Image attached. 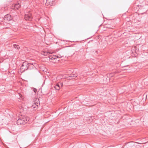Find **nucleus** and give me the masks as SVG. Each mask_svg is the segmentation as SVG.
Here are the masks:
<instances>
[{"label":"nucleus","mask_w":148,"mask_h":148,"mask_svg":"<svg viewBox=\"0 0 148 148\" xmlns=\"http://www.w3.org/2000/svg\"><path fill=\"white\" fill-rule=\"evenodd\" d=\"M29 118L21 116L17 120V123L18 125H23L26 124L29 121Z\"/></svg>","instance_id":"nucleus-1"},{"label":"nucleus","mask_w":148,"mask_h":148,"mask_svg":"<svg viewBox=\"0 0 148 148\" xmlns=\"http://www.w3.org/2000/svg\"><path fill=\"white\" fill-rule=\"evenodd\" d=\"M116 23H117L116 22V21L115 20H111L108 22V24L106 25V27L108 28L114 29L116 27Z\"/></svg>","instance_id":"nucleus-2"},{"label":"nucleus","mask_w":148,"mask_h":148,"mask_svg":"<svg viewBox=\"0 0 148 148\" xmlns=\"http://www.w3.org/2000/svg\"><path fill=\"white\" fill-rule=\"evenodd\" d=\"M49 54L50 53L49 52L47 51V59L48 60V59L47 58H48L50 62H53L54 60L56 58V56L52 54H51L50 55Z\"/></svg>","instance_id":"nucleus-3"},{"label":"nucleus","mask_w":148,"mask_h":148,"mask_svg":"<svg viewBox=\"0 0 148 148\" xmlns=\"http://www.w3.org/2000/svg\"><path fill=\"white\" fill-rule=\"evenodd\" d=\"M28 62H24L21 67L20 70L22 72L27 70L28 69Z\"/></svg>","instance_id":"nucleus-4"},{"label":"nucleus","mask_w":148,"mask_h":148,"mask_svg":"<svg viewBox=\"0 0 148 148\" xmlns=\"http://www.w3.org/2000/svg\"><path fill=\"white\" fill-rule=\"evenodd\" d=\"M24 18L26 20L30 21L32 20L33 17L31 14L28 13L25 14Z\"/></svg>","instance_id":"nucleus-5"},{"label":"nucleus","mask_w":148,"mask_h":148,"mask_svg":"<svg viewBox=\"0 0 148 148\" xmlns=\"http://www.w3.org/2000/svg\"><path fill=\"white\" fill-rule=\"evenodd\" d=\"M3 19L6 23L12 20V18L10 15L8 14L5 16Z\"/></svg>","instance_id":"nucleus-6"},{"label":"nucleus","mask_w":148,"mask_h":148,"mask_svg":"<svg viewBox=\"0 0 148 148\" xmlns=\"http://www.w3.org/2000/svg\"><path fill=\"white\" fill-rule=\"evenodd\" d=\"M21 6V5L19 4H16L14 6H11V9L14 10H17Z\"/></svg>","instance_id":"nucleus-7"},{"label":"nucleus","mask_w":148,"mask_h":148,"mask_svg":"<svg viewBox=\"0 0 148 148\" xmlns=\"http://www.w3.org/2000/svg\"><path fill=\"white\" fill-rule=\"evenodd\" d=\"M55 0H47V3L51 5H54L55 3Z\"/></svg>","instance_id":"nucleus-8"},{"label":"nucleus","mask_w":148,"mask_h":148,"mask_svg":"<svg viewBox=\"0 0 148 148\" xmlns=\"http://www.w3.org/2000/svg\"><path fill=\"white\" fill-rule=\"evenodd\" d=\"M54 87L55 89L57 90H59L61 88L58 83H57L56 85H55Z\"/></svg>","instance_id":"nucleus-9"},{"label":"nucleus","mask_w":148,"mask_h":148,"mask_svg":"<svg viewBox=\"0 0 148 148\" xmlns=\"http://www.w3.org/2000/svg\"><path fill=\"white\" fill-rule=\"evenodd\" d=\"M28 69H32L34 68V66L33 64H31L28 63Z\"/></svg>","instance_id":"nucleus-10"},{"label":"nucleus","mask_w":148,"mask_h":148,"mask_svg":"<svg viewBox=\"0 0 148 148\" xmlns=\"http://www.w3.org/2000/svg\"><path fill=\"white\" fill-rule=\"evenodd\" d=\"M38 105L35 104H34L32 106V107L35 110H36L38 108Z\"/></svg>","instance_id":"nucleus-11"},{"label":"nucleus","mask_w":148,"mask_h":148,"mask_svg":"<svg viewBox=\"0 0 148 148\" xmlns=\"http://www.w3.org/2000/svg\"><path fill=\"white\" fill-rule=\"evenodd\" d=\"M13 47L16 49H20V47L18 45L14 44L13 45Z\"/></svg>","instance_id":"nucleus-12"},{"label":"nucleus","mask_w":148,"mask_h":148,"mask_svg":"<svg viewBox=\"0 0 148 148\" xmlns=\"http://www.w3.org/2000/svg\"><path fill=\"white\" fill-rule=\"evenodd\" d=\"M56 56V58H61L63 57V56H61L60 55V54H58L57 56Z\"/></svg>","instance_id":"nucleus-13"},{"label":"nucleus","mask_w":148,"mask_h":148,"mask_svg":"<svg viewBox=\"0 0 148 148\" xmlns=\"http://www.w3.org/2000/svg\"><path fill=\"white\" fill-rule=\"evenodd\" d=\"M58 83L59 84V86H60L61 88L62 87V86H63V83H61L60 82Z\"/></svg>","instance_id":"nucleus-14"},{"label":"nucleus","mask_w":148,"mask_h":148,"mask_svg":"<svg viewBox=\"0 0 148 148\" xmlns=\"http://www.w3.org/2000/svg\"><path fill=\"white\" fill-rule=\"evenodd\" d=\"M45 53H46V52L45 51H42L41 52V54H42V55H44V56H46V55H45Z\"/></svg>","instance_id":"nucleus-15"},{"label":"nucleus","mask_w":148,"mask_h":148,"mask_svg":"<svg viewBox=\"0 0 148 148\" xmlns=\"http://www.w3.org/2000/svg\"><path fill=\"white\" fill-rule=\"evenodd\" d=\"M39 103V101L38 99V98H36V104L38 105Z\"/></svg>","instance_id":"nucleus-16"},{"label":"nucleus","mask_w":148,"mask_h":148,"mask_svg":"<svg viewBox=\"0 0 148 148\" xmlns=\"http://www.w3.org/2000/svg\"><path fill=\"white\" fill-rule=\"evenodd\" d=\"M36 98H36L34 99V104H36Z\"/></svg>","instance_id":"nucleus-17"},{"label":"nucleus","mask_w":148,"mask_h":148,"mask_svg":"<svg viewBox=\"0 0 148 148\" xmlns=\"http://www.w3.org/2000/svg\"><path fill=\"white\" fill-rule=\"evenodd\" d=\"M35 92H36L37 91V89L35 88H34L33 90Z\"/></svg>","instance_id":"nucleus-18"},{"label":"nucleus","mask_w":148,"mask_h":148,"mask_svg":"<svg viewBox=\"0 0 148 148\" xmlns=\"http://www.w3.org/2000/svg\"><path fill=\"white\" fill-rule=\"evenodd\" d=\"M57 42H55V44H56L57 43ZM55 43V42H51V44H53V43Z\"/></svg>","instance_id":"nucleus-19"},{"label":"nucleus","mask_w":148,"mask_h":148,"mask_svg":"<svg viewBox=\"0 0 148 148\" xmlns=\"http://www.w3.org/2000/svg\"><path fill=\"white\" fill-rule=\"evenodd\" d=\"M12 0H8V2H11L12 1Z\"/></svg>","instance_id":"nucleus-20"},{"label":"nucleus","mask_w":148,"mask_h":148,"mask_svg":"<svg viewBox=\"0 0 148 148\" xmlns=\"http://www.w3.org/2000/svg\"><path fill=\"white\" fill-rule=\"evenodd\" d=\"M74 77H77V75H75V76H74Z\"/></svg>","instance_id":"nucleus-21"},{"label":"nucleus","mask_w":148,"mask_h":148,"mask_svg":"<svg viewBox=\"0 0 148 148\" xmlns=\"http://www.w3.org/2000/svg\"><path fill=\"white\" fill-rule=\"evenodd\" d=\"M49 121H50L49 120V121H48L47 122H47H49Z\"/></svg>","instance_id":"nucleus-22"},{"label":"nucleus","mask_w":148,"mask_h":148,"mask_svg":"<svg viewBox=\"0 0 148 148\" xmlns=\"http://www.w3.org/2000/svg\"><path fill=\"white\" fill-rule=\"evenodd\" d=\"M117 21H119V20H117Z\"/></svg>","instance_id":"nucleus-23"},{"label":"nucleus","mask_w":148,"mask_h":148,"mask_svg":"<svg viewBox=\"0 0 148 148\" xmlns=\"http://www.w3.org/2000/svg\"><path fill=\"white\" fill-rule=\"evenodd\" d=\"M46 3H45V4L46 5Z\"/></svg>","instance_id":"nucleus-24"},{"label":"nucleus","mask_w":148,"mask_h":148,"mask_svg":"<svg viewBox=\"0 0 148 148\" xmlns=\"http://www.w3.org/2000/svg\"><path fill=\"white\" fill-rule=\"evenodd\" d=\"M47 18H48V17L47 16Z\"/></svg>","instance_id":"nucleus-25"}]
</instances>
